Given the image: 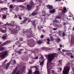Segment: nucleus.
Returning <instances> with one entry per match:
<instances>
[{
    "mask_svg": "<svg viewBox=\"0 0 74 74\" xmlns=\"http://www.w3.org/2000/svg\"><path fill=\"white\" fill-rule=\"evenodd\" d=\"M46 57L47 59H48V62L47 63V68H48V67L49 66H49H52L53 65V63H52L51 62L52 60H53V59L55 58V56L53 54H49L47 55L46 56Z\"/></svg>",
    "mask_w": 74,
    "mask_h": 74,
    "instance_id": "f257e3e1",
    "label": "nucleus"
},
{
    "mask_svg": "<svg viewBox=\"0 0 74 74\" xmlns=\"http://www.w3.org/2000/svg\"><path fill=\"white\" fill-rule=\"evenodd\" d=\"M23 33L26 34V36L27 37L30 38V37H32V29H31V28H30L29 29L28 32V30H27V31L23 32ZM27 34H28L27 35Z\"/></svg>",
    "mask_w": 74,
    "mask_h": 74,
    "instance_id": "f03ea898",
    "label": "nucleus"
},
{
    "mask_svg": "<svg viewBox=\"0 0 74 74\" xmlns=\"http://www.w3.org/2000/svg\"><path fill=\"white\" fill-rule=\"evenodd\" d=\"M8 54V52L6 51H3L1 55H0V58H1L2 59H4L7 55Z\"/></svg>",
    "mask_w": 74,
    "mask_h": 74,
    "instance_id": "7ed1b4c3",
    "label": "nucleus"
},
{
    "mask_svg": "<svg viewBox=\"0 0 74 74\" xmlns=\"http://www.w3.org/2000/svg\"><path fill=\"white\" fill-rule=\"evenodd\" d=\"M34 3L33 2H31L29 5H27V8L28 10H31L32 8V7H34Z\"/></svg>",
    "mask_w": 74,
    "mask_h": 74,
    "instance_id": "20e7f679",
    "label": "nucleus"
},
{
    "mask_svg": "<svg viewBox=\"0 0 74 74\" xmlns=\"http://www.w3.org/2000/svg\"><path fill=\"white\" fill-rule=\"evenodd\" d=\"M70 69H68V67L67 66L66 67V68L64 67V70L62 71V73L63 74H68L69 72Z\"/></svg>",
    "mask_w": 74,
    "mask_h": 74,
    "instance_id": "39448f33",
    "label": "nucleus"
},
{
    "mask_svg": "<svg viewBox=\"0 0 74 74\" xmlns=\"http://www.w3.org/2000/svg\"><path fill=\"white\" fill-rule=\"evenodd\" d=\"M15 21H13V22H12L11 24H9V26L8 29L10 30V31H12V28H10L11 26H13L14 25V23H15Z\"/></svg>",
    "mask_w": 74,
    "mask_h": 74,
    "instance_id": "423d86ee",
    "label": "nucleus"
},
{
    "mask_svg": "<svg viewBox=\"0 0 74 74\" xmlns=\"http://www.w3.org/2000/svg\"><path fill=\"white\" fill-rule=\"evenodd\" d=\"M8 42H4L1 45V51H3L4 50V47H3V46H4L5 45L7 44H8Z\"/></svg>",
    "mask_w": 74,
    "mask_h": 74,
    "instance_id": "0eeeda50",
    "label": "nucleus"
},
{
    "mask_svg": "<svg viewBox=\"0 0 74 74\" xmlns=\"http://www.w3.org/2000/svg\"><path fill=\"white\" fill-rule=\"evenodd\" d=\"M17 27H16V25H14L13 26H11L10 28H12V31H11L12 32V28L14 30H17Z\"/></svg>",
    "mask_w": 74,
    "mask_h": 74,
    "instance_id": "6e6552de",
    "label": "nucleus"
},
{
    "mask_svg": "<svg viewBox=\"0 0 74 74\" xmlns=\"http://www.w3.org/2000/svg\"><path fill=\"white\" fill-rule=\"evenodd\" d=\"M18 66H16L14 70L12 72V74H14L16 73V72L17 71V70H18Z\"/></svg>",
    "mask_w": 74,
    "mask_h": 74,
    "instance_id": "1a4fd4ad",
    "label": "nucleus"
},
{
    "mask_svg": "<svg viewBox=\"0 0 74 74\" xmlns=\"http://www.w3.org/2000/svg\"><path fill=\"white\" fill-rule=\"evenodd\" d=\"M46 7L49 10H52L53 9V6L51 5H48Z\"/></svg>",
    "mask_w": 74,
    "mask_h": 74,
    "instance_id": "9d476101",
    "label": "nucleus"
},
{
    "mask_svg": "<svg viewBox=\"0 0 74 74\" xmlns=\"http://www.w3.org/2000/svg\"><path fill=\"white\" fill-rule=\"evenodd\" d=\"M17 27V30H14V32L15 33H18V32L19 30V28L20 27V26H16Z\"/></svg>",
    "mask_w": 74,
    "mask_h": 74,
    "instance_id": "9b49d317",
    "label": "nucleus"
},
{
    "mask_svg": "<svg viewBox=\"0 0 74 74\" xmlns=\"http://www.w3.org/2000/svg\"><path fill=\"white\" fill-rule=\"evenodd\" d=\"M31 23L32 25H33V26L34 27H35V26H36V21H32Z\"/></svg>",
    "mask_w": 74,
    "mask_h": 74,
    "instance_id": "f8f14e48",
    "label": "nucleus"
},
{
    "mask_svg": "<svg viewBox=\"0 0 74 74\" xmlns=\"http://www.w3.org/2000/svg\"><path fill=\"white\" fill-rule=\"evenodd\" d=\"M27 19H25V20H24V21H23V23H28L29 22H31V21L30 20H29L28 21H27L28 23H26V21H27Z\"/></svg>",
    "mask_w": 74,
    "mask_h": 74,
    "instance_id": "ddd939ff",
    "label": "nucleus"
},
{
    "mask_svg": "<svg viewBox=\"0 0 74 74\" xmlns=\"http://www.w3.org/2000/svg\"><path fill=\"white\" fill-rule=\"evenodd\" d=\"M53 23H59V21L57 20H55L53 21Z\"/></svg>",
    "mask_w": 74,
    "mask_h": 74,
    "instance_id": "4468645a",
    "label": "nucleus"
},
{
    "mask_svg": "<svg viewBox=\"0 0 74 74\" xmlns=\"http://www.w3.org/2000/svg\"><path fill=\"white\" fill-rule=\"evenodd\" d=\"M34 74H40V72L38 70H36L34 72Z\"/></svg>",
    "mask_w": 74,
    "mask_h": 74,
    "instance_id": "2eb2a0df",
    "label": "nucleus"
},
{
    "mask_svg": "<svg viewBox=\"0 0 74 74\" xmlns=\"http://www.w3.org/2000/svg\"><path fill=\"white\" fill-rule=\"evenodd\" d=\"M10 66V63H8L6 64V66L5 67V68L6 69H7L9 66Z\"/></svg>",
    "mask_w": 74,
    "mask_h": 74,
    "instance_id": "dca6fc26",
    "label": "nucleus"
},
{
    "mask_svg": "<svg viewBox=\"0 0 74 74\" xmlns=\"http://www.w3.org/2000/svg\"><path fill=\"white\" fill-rule=\"evenodd\" d=\"M7 10H8V8H1V10L2 11H7Z\"/></svg>",
    "mask_w": 74,
    "mask_h": 74,
    "instance_id": "f3484780",
    "label": "nucleus"
},
{
    "mask_svg": "<svg viewBox=\"0 0 74 74\" xmlns=\"http://www.w3.org/2000/svg\"><path fill=\"white\" fill-rule=\"evenodd\" d=\"M22 50H23V49H20L18 51H17V53H19V54H21V51H22Z\"/></svg>",
    "mask_w": 74,
    "mask_h": 74,
    "instance_id": "a211bd4d",
    "label": "nucleus"
},
{
    "mask_svg": "<svg viewBox=\"0 0 74 74\" xmlns=\"http://www.w3.org/2000/svg\"><path fill=\"white\" fill-rule=\"evenodd\" d=\"M62 60H59V66H60V65H62Z\"/></svg>",
    "mask_w": 74,
    "mask_h": 74,
    "instance_id": "6ab92c4d",
    "label": "nucleus"
},
{
    "mask_svg": "<svg viewBox=\"0 0 74 74\" xmlns=\"http://www.w3.org/2000/svg\"><path fill=\"white\" fill-rule=\"evenodd\" d=\"M53 26L55 27H57L58 26V25L56 23H54L53 24Z\"/></svg>",
    "mask_w": 74,
    "mask_h": 74,
    "instance_id": "aec40b11",
    "label": "nucleus"
},
{
    "mask_svg": "<svg viewBox=\"0 0 74 74\" xmlns=\"http://www.w3.org/2000/svg\"><path fill=\"white\" fill-rule=\"evenodd\" d=\"M37 44H41V43H42V42L41 40H40V41H37Z\"/></svg>",
    "mask_w": 74,
    "mask_h": 74,
    "instance_id": "412c9836",
    "label": "nucleus"
},
{
    "mask_svg": "<svg viewBox=\"0 0 74 74\" xmlns=\"http://www.w3.org/2000/svg\"><path fill=\"white\" fill-rule=\"evenodd\" d=\"M2 39L3 40H5V39H6V38H7V36H4L2 37Z\"/></svg>",
    "mask_w": 74,
    "mask_h": 74,
    "instance_id": "4be33fe9",
    "label": "nucleus"
},
{
    "mask_svg": "<svg viewBox=\"0 0 74 74\" xmlns=\"http://www.w3.org/2000/svg\"><path fill=\"white\" fill-rule=\"evenodd\" d=\"M20 44V42H19V41H17L15 43V44L16 45H18V44Z\"/></svg>",
    "mask_w": 74,
    "mask_h": 74,
    "instance_id": "5701e85b",
    "label": "nucleus"
},
{
    "mask_svg": "<svg viewBox=\"0 0 74 74\" xmlns=\"http://www.w3.org/2000/svg\"><path fill=\"white\" fill-rule=\"evenodd\" d=\"M16 1L18 3H19V2H22L23 1V0H16Z\"/></svg>",
    "mask_w": 74,
    "mask_h": 74,
    "instance_id": "b1692460",
    "label": "nucleus"
},
{
    "mask_svg": "<svg viewBox=\"0 0 74 74\" xmlns=\"http://www.w3.org/2000/svg\"><path fill=\"white\" fill-rule=\"evenodd\" d=\"M58 34L60 36H61L62 34V31L60 30H59L58 32Z\"/></svg>",
    "mask_w": 74,
    "mask_h": 74,
    "instance_id": "393cba45",
    "label": "nucleus"
},
{
    "mask_svg": "<svg viewBox=\"0 0 74 74\" xmlns=\"http://www.w3.org/2000/svg\"><path fill=\"white\" fill-rule=\"evenodd\" d=\"M37 12H35V13H32V15L33 16L34 15H37Z\"/></svg>",
    "mask_w": 74,
    "mask_h": 74,
    "instance_id": "a878e982",
    "label": "nucleus"
},
{
    "mask_svg": "<svg viewBox=\"0 0 74 74\" xmlns=\"http://www.w3.org/2000/svg\"><path fill=\"white\" fill-rule=\"evenodd\" d=\"M56 19H60V16L59 15L56 17Z\"/></svg>",
    "mask_w": 74,
    "mask_h": 74,
    "instance_id": "bb28decb",
    "label": "nucleus"
},
{
    "mask_svg": "<svg viewBox=\"0 0 74 74\" xmlns=\"http://www.w3.org/2000/svg\"><path fill=\"white\" fill-rule=\"evenodd\" d=\"M44 61L42 60L40 63V65H42L44 64Z\"/></svg>",
    "mask_w": 74,
    "mask_h": 74,
    "instance_id": "cd10ccee",
    "label": "nucleus"
},
{
    "mask_svg": "<svg viewBox=\"0 0 74 74\" xmlns=\"http://www.w3.org/2000/svg\"><path fill=\"white\" fill-rule=\"evenodd\" d=\"M55 9H53V10H52L51 11V13H53V12H55Z\"/></svg>",
    "mask_w": 74,
    "mask_h": 74,
    "instance_id": "c85d7f7f",
    "label": "nucleus"
},
{
    "mask_svg": "<svg viewBox=\"0 0 74 74\" xmlns=\"http://www.w3.org/2000/svg\"><path fill=\"white\" fill-rule=\"evenodd\" d=\"M1 32L2 33H5L6 32V31L3 29H1Z\"/></svg>",
    "mask_w": 74,
    "mask_h": 74,
    "instance_id": "c756f323",
    "label": "nucleus"
},
{
    "mask_svg": "<svg viewBox=\"0 0 74 74\" xmlns=\"http://www.w3.org/2000/svg\"><path fill=\"white\" fill-rule=\"evenodd\" d=\"M6 17V16H5V15L4 14L3 15V16L2 18H3V19H5Z\"/></svg>",
    "mask_w": 74,
    "mask_h": 74,
    "instance_id": "7c9ffc66",
    "label": "nucleus"
},
{
    "mask_svg": "<svg viewBox=\"0 0 74 74\" xmlns=\"http://www.w3.org/2000/svg\"><path fill=\"white\" fill-rule=\"evenodd\" d=\"M25 66H24L23 67V68L22 69V71H25Z\"/></svg>",
    "mask_w": 74,
    "mask_h": 74,
    "instance_id": "2f4dec72",
    "label": "nucleus"
},
{
    "mask_svg": "<svg viewBox=\"0 0 74 74\" xmlns=\"http://www.w3.org/2000/svg\"><path fill=\"white\" fill-rule=\"evenodd\" d=\"M19 41H23V38H21L19 39Z\"/></svg>",
    "mask_w": 74,
    "mask_h": 74,
    "instance_id": "473e14b6",
    "label": "nucleus"
},
{
    "mask_svg": "<svg viewBox=\"0 0 74 74\" xmlns=\"http://www.w3.org/2000/svg\"><path fill=\"white\" fill-rule=\"evenodd\" d=\"M18 18L20 20H22V18L21 16L20 15L19 16H18Z\"/></svg>",
    "mask_w": 74,
    "mask_h": 74,
    "instance_id": "72a5a7b5",
    "label": "nucleus"
},
{
    "mask_svg": "<svg viewBox=\"0 0 74 74\" xmlns=\"http://www.w3.org/2000/svg\"><path fill=\"white\" fill-rule=\"evenodd\" d=\"M15 11H18L19 10V8L17 7L16 8V9H15Z\"/></svg>",
    "mask_w": 74,
    "mask_h": 74,
    "instance_id": "f704fd0d",
    "label": "nucleus"
},
{
    "mask_svg": "<svg viewBox=\"0 0 74 74\" xmlns=\"http://www.w3.org/2000/svg\"><path fill=\"white\" fill-rule=\"evenodd\" d=\"M28 73L29 74H32V70H29L28 71Z\"/></svg>",
    "mask_w": 74,
    "mask_h": 74,
    "instance_id": "c9c22d12",
    "label": "nucleus"
},
{
    "mask_svg": "<svg viewBox=\"0 0 74 74\" xmlns=\"http://www.w3.org/2000/svg\"><path fill=\"white\" fill-rule=\"evenodd\" d=\"M38 57L36 56L34 58V59H35V60H36L37 59H38Z\"/></svg>",
    "mask_w": 74,
    "mask_h": 74,
    "instance_id": "e433bc0d",
    "label": "nucleus"
},
{
    "mask_svg": "<svg viewBox=\"0 0 74 74\" xmlns=\"http://www.w3.org/2000/svg\"><path fill=\"white\" fill-rule=\"evenodd\" d=\"M42 21H44L45 22V18H43L41 19Z\"/></svg>",
    "mask_w": 74,
    "mask_h": 74,
    "instance_id": "4c0bfd02",
    "label": "nucleus"
},
{
    "mask_svg": "<svg viewBox=\"0 0 74 74\" xmlns=\"http://www.w3.org/2000/svg\"><path fill=\"white\" fill-rule=\"evenodd\" d=\"M62 10V12H63V13H66V10Z\"/></svg>",
    "mask_w": 74,
    "mask_h": 74,
    "instance_id": "58836bf2",
    "label": "nucleus"
},
{
    "mask_svg": "<svg viewBox=\"0 0 74 74\" xmlns=\"http://www.w3.org/2000/svg\"><path fill=\"white\" fill-rule=\"evenodd\" d=\"M13 60L14 64H15V63H16V60Z\"/></svg>",
    "mask_w": 74,
    "mask_h": 74,
    "instance_id": "ea45409f",
    "label": "nucleus"
},
{
    "mask_svg": "<svg viewBox=\"0 0 74 74\" xmlns=\"http://www.w3.org/2000/svg\"><path fill=\"white\" fill-rule=\"evenodd\" d=\"M57 41H58V42H60V40L59 38H57Z\"/></svg>",
    "mask_w": 74,
    "mask_h": 74,
    "instance_id": "a19ab883",
    "label": "nucleus"
},
{
    "mask_svg": "<svg viewBox=\"0 0 74 74\" xmlns=\"http://www.w3.org/2000/svg\"><path fill=\"white\" fill-rule=\"evenodd\" d=\"M13 5H10V8H13Z\"/></svg>",
    "mask_w": 74,
    "mask_h": 74,
    "instance_id": "79ce46f5",
    "label": "nucleus"
},
{
    "mask_svg": "<svg viewBox=\"0 0 74 74\" xmlns=\"http://www.w3.org/2000/svg\"><path fill=\"white\" fill-rule=\"evenodd\" d=\"M47 44H48V45H49V44H50V41H47Z\"/></svg>",
    "mask_w": 74,
    "mask_h": 74,
    "instance_id": "37998d69",
    "label": "nucleus"
},
{
    "mask_svg": "<svg viewBox=\"0 0 74 74\" xmlns=\"http://www.w3.org/2000/svg\"><path fill=\"white\" fill-rule=\"evenodd\" d=\"M41 58L42 59V60H44V56H42L41 57Z\"/></svg>",
    "mask_w": 74,
    "mask_h": 74,
    "instance_id": "c03bdc74",
    "label": "nucleus"
},
{
    "mask_svg": "<svg viewBox=\"0 0 74 74\" xmlns=\"http://www.w3.org/2000/svg\"><path fill=\"white\" fill-rule=\"evenodd\" d=\"M62 36H65V34H64V32H63L62 33Z\"/></svg>",
    "mask_w": 74,
    "mask_h": 74,
    "instance_id": "a18cd8bd",
    "label": "nucleus"
},
{
    "mask_svg": "<svg viewBox=\"0 0 74 74\" xmlns=\"http://www.w3.org/2000/svg\"><path fill=\"white\" fill-rule=\"evenodd\" d=\"M63 9L64 10L66 11V8L64 7L63 8Z\"/></svg>",
    "mask_w": 74,
    "mask_h": 74,
    "instance_id": "49530a36",
    "label": "nucleus"
},
{
    "mask_svg": "<svg viewBox=\"0 0 74 74\" xmlns=\"http://www.w3.org/2000/svg\"><path fill=\"white\" fill-rule=\"evenodd\" d=\"M21 46H22L21 45V44H19V45H18V47H21Z\"/></svg>",
    "mask_w": 74,
    "mask_h": 74,
    "instance_id": "de8ad7c7",
    "label": "nucleus"
},
{
    "mask_svg": "<svg viewBox=\"0 0 74 74\" xmlns=\"http://www.w3.org/2000/svg\"><path fill=\"white\" fill-rule=\"evenodd\" d=\"M67 55H69V56H70L71 55V53H67Z\"/></svg>",
    "mask_w": 74,
    "mask_h": 74,
    "instance_id": "09e8293b",
    "label": "nucleus"
},
{
    "mask_svg": "<svg viewBox=\"0 0 74 74\" xmlns=\"http://www.w3.org/2000/svg\"><path fill=\"white\" fill-rule=\"evenodd\" d=\"M20 15H17V16H16V18H19V16Z\"/></svg>",
    "mask_w": 74,
    "mask_h": 74,
    "instance_id": "8fccbe9b",
    "label": "nucleus"
},
{
    "mask_svg": "<svg viewBox=\"0 0 74 74\" xmlns=\"http://www.w3.org/2000/svg\"><path fill=\"white\" fill-rule=\"evenodd\" d=\"M21 8L24 10L25 9V6H22Z\"/></svg>",
    "mask_w": 74,
    "mask_h": 74,
    "instance_id": "3c124183",
    "label": "nucleus"
},
{
    "mask_svg": "<svg viewBox=\"0 0 74 74\" xmlns=\"http://www.w3.org/2000/svg\"><path fill=\"white\" fill-rule=\"evenodd\" d=\"M51 40L52 41H53L54 40V39L53 38H51Z\"/></svg>",
    "mask_w": 74,
    "mask_h": 74,
    "instance_id": "603ef678",
    "label": "nucleus"
},
{
    "mask_svg": "<svg viewBox=\"0 0 74 74\" xmlns=\"http://www.w3.org/2000/svg\"><path fill=\"white\" fill-rule=\"evenodd\" d=\"M51 73H53V74L54 73V71L53 70H51Z\"/></svg>",
    "mask_w": 74,
    "mask_h": 74,
    "instance_id": "864d4df0",
    "label": "nucleus"
},
{
    "mask_svg": "<svg viewBox=\"0 0 74 74\" xmlns=\"http://www.w3.org/2000/svg\"><path fill=\"white\" fill-rule=\"evenodd\" d=\"M47 41H51V40H50L49 39V38H47Z\"/></svg>",
    "mask_w": 74,
    "mask_h": 74,
    "instance_id": "5fc2aeb1",
    "label": "nucleus"
},
{
    "mask_svg": "<svg viewBox=\"0 0 74 74\" xmlns=\"http://www.w3.org/2000/svg\"><path fill=\"white\" fill-rule=\"evenodd\" d=\"M20 9L22 11H23V10H24L23 8H21V7Z\"/></svg>",
    "mask_w": 74,
    "mask_h": 74,
    "instance_id": "6e6d98bb",
    "label": "nucleus"
},
{
    "mask_svg": "<svg viewBox=\"0 0 74 74\" xmlns=\"http://www.w3.org/2000/svg\"><path fill=\"white\" fill-rule=\"evenodd\" d=\"M71 58H74V56L73 55L71 56Z\"/></svg>",
    "mask_w": 74,
    "mask_h": 74,
    "instance_id": "4d7b16f0",
    "label": "nucleus"
},
{
    "mask_svg": "<svg viewBox=\"0 0 74 74\" xmlns=\"http://www.w3.org/2000/svg\"><path fill=\"white\" fill-rule=\"evenodd\" d=\"M16 74H19V71H17L16 73Z\"/></svg>",
    "mask_w": 74,
    "mask_h": 74,
    "instance_id": "13d9d810",
    "label": "nucleus"
},
{
    "mask_svg": "<svg viewBox=\"0 0 74 74\" xmlns=\"http://www.w3.org/2000/svg\"><path fill=\"white\" fill-rule=\"evenodd\" d=\"M38 7V6H36V9L37 10H38V8H39Z\"/></svg>",
    "mask_w": 74,
    "mask_h": 74,
    "instance_id": "bf43d9fd",
    "label": "nucleus"
},
{
    "mask_svg": "<svg viewBox=\"0 0 74 74\" xmlns=\"http://www.w3.org/2000/svg\"><path fill=\"white\" fill-rule=\"evenodd\" d=\"M14 18H16V14L14 16Z\"/></svg>",
    "mask_w": 74,
    "mask_h": 74,
    "instance_id": "052dcab7",
    "label": "nucleus"
},
{
    "mask_svg": "<svg viewBox=\"0 0 74 74\" xmlns=\"http://www.w3.org/2000/svg\"><path fill=\"white\" fill-rule=\"evenodd\" d=\"M53 30H56V28H53Z\"/></svg>",
    "mask_w": 74,
    "mask_h": 74,
    "instance_id": "680f3d73",
    "label": "nucleus"
},
{
    "mask_svg": "<svg viewBox=\"0 0 74 74\" xmlns=\"http://www.w3.org/2000/svg\"><path fill=\"white\" fill-rule=\"evenodd\" d=\"M41 37L42 38H44V36H43V35H41Z\"/></svg>",
    "mask_w": 74,
    "mask_h": 74,
    "instance_id": "e2e57ef3",
    "label": "nucleus"
},
{
    "mask_svg": "<svg viewBox=\"0 0 74 74\" xmlns=\"http://www.w3.org/2000/svg\"><path fill=\"white\" fill-rule=\"evenodd\" d=\"M6 62H7V60H5V61L3 62V63H5Z\"/></svg>",
    "mask_w": 74,
    "mask_h": 74,
    "instance_id": "0e129e2a",
    "label": "nucleus"
},
{
    "mask_svg": "<svg viewBox=\"0 0 74 74\" xmlns=\"http://www.w3.org/2000/svg\"><path fill=\"white\" fill-rule=\"evenodd\" d=\"M34 67H35V68H36V70H38V69H37V66H34Z\"/></svg>",
    "mask_w": 74,
    "mask_h": 74,
    "instance_id": "69168bd1",
    "label": "nucleus"
},
{
    "mask_svg": "<svg viewBox=\"0 0 74 74\" xmlns=\"http://www.w3.org/2000/svg\"><path fill=\"white\" fill-rule=\"evenodd\" d=\"M67 27H66V26H65L64 27V29H66V28Z\"/></svg>",
    "mask_w": 74,
    "mask_h": 74,
    "instance_id": "338daca9",
    "label": "nucleus"
},
{
    "mask_svg": "<svg viewBox=\"0 0 74 74\" xmlns=\"http://www.w3.org/2000/svg\"><path fill=\"white\" fill-rule=\"evenodd\" d=\"M60 71H62V68H61L60 69H59Z\"/></svg>",
    "mask_w": 74,
    "mask_h": 74,
    "instance_id": "774afa93",
    "label": "nucleus"
}]
</instances>
